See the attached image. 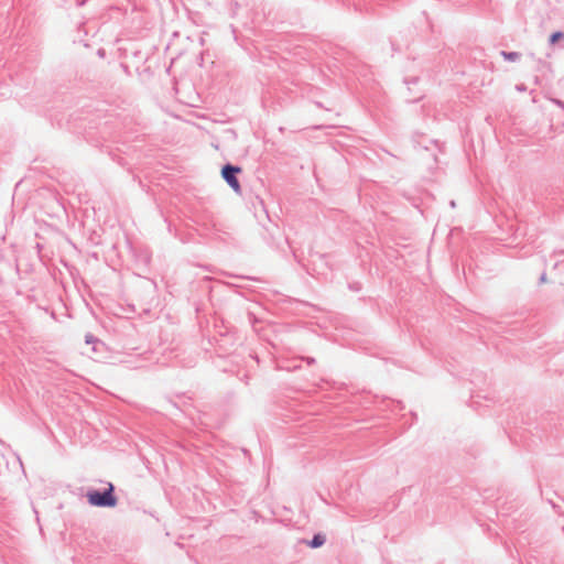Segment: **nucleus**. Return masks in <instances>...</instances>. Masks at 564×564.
I'll return each instance as SVG.
<instances>
[{"instance_id": "obj_1", "label": "nucleus", "mask_w": 564, "mask_h": 564, "mask_svg": "<svg viewBox=\"0 0 564 564\" xmlns=\"http://www.w3.org/2000/svg\"><path fill=\"white\" fill-rule=\"evenodd\" d=\"M87 500L94 507H109L117 505V498L113 496V485L108 482V487L104 492L90 490L86 494Z\"/></svg>"}, {"instance_id": "obj_2", "label": "nucleus", "mask_w": 564, "mask_h": 564, "mask_svg": "<svg viewBox=\"0 0 564 564\" xmlns=\"http://www.w3.org/2000/svg\"><path fill=\"white\" fill-rule=\"evenodd\" d=\"M240 172H241L240 167L232 166V165H225L221 171V174H223V177L225 178V181L238 194L241 192V186H240V183L237 180L235 174L240 173Z\"/></svg>"}, {"instance_id": "obj_3", "label": "nucleus", "mask_w": 564, "mask_h": 564, "mask_svg": "<svg viewBox=\"0 0 564 564\" xmlns=\"http://www.w3.org/2000/svg\"><path fill=\"white\" fill-rule=\"evenodd\" d=\"M325 538L321 534H316L313 540L311 541L310 545L312 547H319L324 544Z\"/></svg>"}, {"instance_id": "obj_4", "label": "nucleus", "mask_w": 564, "mask_h": 564, "mask_svg": "<svg viewBox=\"0 0 564 564\" xmlns=\"http://www.w3.org/2000/svg\"><path fill=\"white\" fill-rule=\"evenodd\" d=\"M564 34L562 32H555L551 35L550 37V42L552 44H555L557 41H560L561 39H563Z\"/></svg>"}, {"instance_id": "obj_5", "label": "nucleus", "mask_w": 564, "mask_h": 564, "mask_svg": "<svg viewBox=\"0 0 564 564\" xmlns=\"http://www.w3.org/2000/svg\"><path fill=\"white\" fill-rule=\"evenodd\" d=\"M502 55L506 59H510V61H514L516 58H518L519 54L518 53H506V52H502Z\"/></svg>"}]
</instances>
